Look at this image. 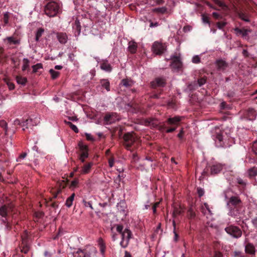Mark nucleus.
<instances>
[{
	"mask_svg": "<svg viewBox=\"0 0 257 257\" xmlns=\"http://www.w3.org/2000/svg\"><path fill=\"white\" fill-rule=\"evenodd\" d=\"M241 200L238 196H232L228 198L226 206L228 210V215L232 216L238 215L240 213L239 206Z\"/></svg>",
	"mask_w": 257,
	"mask_h": 257,
	"instance_id": "nucleus-1",
	"label": "nucleus"
},
{
	"mask_svg": "<svg viewBox=\"0 0 257 257\" xmlns=\"http://www.w3.org/2000/svg\"><path fill=\"white\" fill-rule=\"evenodd\" d=\"M62 6L61 4L51 1L47 3L45 7V13L49 17H53L61 12Z\"/></svg>",
	"mask_w": 257,
	"mask_h": 257,
	"instance_id": "nucleus-2",
	"label": "nucleus"
},
{
	"mask_svg": "<svg viewBox=\"0 0 257 257\" xmlns=\"http://www.w3.org/2000/svg\"><path fill=\"white\" fill-rule=\"evenodd\" d=\"M116 231L121 235V241L120 242V245L123 248L126 247L132 236L131 230L128 228H125L123 230V226L121 225H117Z\"/></svg>",
	"mask_w": 257,
	"mask_h": 257,
	"instance_id": "nucleus-3",
	"label": "nucleus"
},
{
	"mask_svg": "<svg viewBox=\"0 0 257 257\" xmlns=\"http://www.w3.org/2000/svg\"><path fill=\"white\" fill-rule=\"evenodd\" d=\"M226 232L233 237L238 238L241 236L242 231L237 227L229 226L225 228Z\"/></svg>",
	"mask_w": 257,
	"mask_h": 257,
	"instance_id": "nucleus-4",
	"label": "nucleus"
},
{
	"mask_svg": "<svg viewBox=\"0 0 257 257\" xmlns=\"http://www.w3.org/2000/svg\"><path fill=\"white\" fill-rule=\"evenodd\" d=\"M137 137L134 133H127L124 136L125 148L128 150L130 147L137 141Z\"/></svg>",
	"mask_w": 257,
	"mask_h": 257,
	"instance_id": "nucleus-5",
	"label": "nucleus"
},
{
	"mask_svg": "<svg viewBox=\"0 0 257 257\" xmlns=\"http://www.w3.org/2000/svg\"><path fill=\"white\" fill-rule=\"evenodd\" d=\"M152 49L156 54L160 55L164 52L165 46L161 43L155 42L153 44Z\"/></svg>",
	"mask_w": 257,
	"mask_h": 257,
	"instance_id": "nucleus-6",
	"label": "nucleus"
},
{
	"mask_svg": "<svg viewBox=\"0 0 257 257\" xmlns=\"http://www.w3.org/2000/svg\"><path fill=\"white\" fill-rule=\"evenodd\" d=\"M173 61L171 64V66L174 71H178L182 67V62L180 58L177 56H174L173 58L171 57Z\"/></svg>",
	"mask_w": 257,
	"mask_h": 257,
	"instance_id": "nucleus-7",
	"label": "nucleus"
},
{
	"mask_svg": "<svg viewBox=\"0 0 257 257\" xmlns=\"http://www.w3.org/2000/svg\"><path fill=\"white\" fill-rule=\"evenodd\" d=\"M224 166V165L218 163H215L211 166V174H216L219 173L223 169Z\"/></svg>",
	"mask_w": 257,
	"mask_h": 257,
	"instance_id": "nucleus-8",
	"label": "nucleus"
},
{
	"mask_svg": "<svg viewBox=\"0 0 257 257\" xmlns=\"http://www.w3.org/2000/svg\"><path fill=\"white\" fill-rule=\"evenodd\" d=\"M100 68L107 72H110L112 70V67L108 61L106 59L102 60L100 61Z\"/></svg>",
	"mask_w": 257,
	"mask_h": 257,
	"instance_id": "nucleus-9",
	"label": "nucleus"
},
{
	"mask_svg": "<svg viewBox=\"0 0 257 257\" xmlns=\"http://www.w3.org/2000/svg\"><path fill=\"white\" fill-rule=\"evenodd\" d=\"M56 37L58 41L62 44H65L68 41V36L65 33H57Z\"/></svg>",
	"mask_w": 257,
	"mask_h": 257,
	"instance_id": "nucleus-10",
	"label": "nucleus"
},
{
	"mask_svg": "<svg viewBox=\"0 0 257 257\" xmlns=\"http://www.w3.org/2000/svg\"><path fill=\"white\" fill-rule=\"evenodd\" d=\"M234 30L237 36L241 35L243 38H246L248 33L251 32L249 29H240L238 28H236Z\"/></svg>",
	"mask_w": 257,
	"mask_h": 257,
	"instance_id": "nucleus-11",
	"label": "nucleus"
},
{
	"mask_svg": "<svg viewBox=\"0 0 257 257\" xmlns=\"http://www.w3.org/2000/svg\"><path fill=\"white\" fill-rule=\"evenodd\" d=\"M153 87H164L165 85V80L162 78H157L154 81L152 82Z\"/></svg>",
	"mask_w": 257,
	"mask_h": 257,
	"instance_id": "nucleus-12",
	"label": "nucleus"
},
{
	"mask_svg": "<svg viewBox=\"0 0 257 257\" xmlns=\"http://www.w3.org/2000/svg\"><path fill=\"white\" fill-rule=\"evenodd\" d=\"M93 166V163L92 162H90L88 164L84 165L81 168L80 171V173L81 174H86L89 173L90 172L92 166Z\"/></svg>",
	"mask_w": 257,
	"mask_h": 257,
	"instance_id": "nucleus-13",
	"label": "nucleus"
},
{
	"mask_svg": "<svg viewBox=\"0 0 257 257\" xmlns=\"http://www.w3.org/2000/svg\"><path fill=\"white\" fill-rule=\"evenodd\" d=\"M245 251L246 253H249L250 254H254L255 252V247L253 244L250 243H248L245 246Z\"/></svg>",
	"mask_w": 257,
	"mask_h": 257,
	"instance_id": "nucleus-14",
	"label": "nucleus"
},
{
	"mask_svg": "<svg viewBox=\"0 0 257 257\" xmlns=\"http://www.w3.org/2000/svg\"><path fill=\"white\" fill-rule=\"evenodd\" d=\"M215 65L219 70H224L227 66L226 62L222 59L217 60Z\"/></svg>",
	"mask_w": 257,
	"mask_h": 257,
	"instance_id": "nucleus-15",
	"label": "nucleus"
},
{
	"mask_svg": "<svg viewBox=\"0 0 257 257\" xmlns=\"http://www.w3.org/2000/svg\"><path fill=\"white\" fill-rule=\"evenodd\" d=\"M182 119V117L179 116H176L174 117L169 118L167 122L170 124H177Z\"/></svg>",
	"mask_w": 257,
	"mask_h": 257,
	"instance_id": "nucleus-16",
	"label": "nucleus"
},
{
	"mask_svg": "<svg viewBox=\"0 0 257 257\" xmlns=\"http://www.w3.org/2000/svg\"><path fill=\"white\" fill-rule=\"evenodd\" d=\"M138 48L137 44L135 42L131 41L129 42L128 43V50L131 53H135L137 51V49Z\"/></svg>",
	"mask_w": 257,
	"mask_h": 257,
	"instance_id": "nucleus-17",
	"label": "nucleus"
},
{
	"mask_svg": "<svg viewBox=\"0 0 257 257\" xmlns=\"http://www.w3.org/2000/svg\"><path fill=\"white\" fill-rule=\"evenodd\" d=\"M256 112L253 108L248 109L247 113V117L249 120H254L256 116Z\"/></svg>",
	"mask_w": 257,
	"mask_h": 257,
	"instance_id": "nucleus-18",
	"label": "nucleus"
},
{
	"mask_svg": "<svg viewBox=\"0 0 257 257\" xmlns=\"http://www.w3.org/2000/svg\"><path fill=\"white\" fill-rule=\"evenodd\" d=\"M201 210L203 213L204 214H210L212 215V213L208 204L207 203H204L201 207Z\"/></svg>",
	"mask_w": 257,
	"mask_h": 257,
	"instance_id": "nucleus-19",
	"label": "nucleus"
},
{
	"mask_svg": "<svg viewBox=\"0 0 257 257\" xmlns=\"http://www.w3.org/2000/svg\"><path fill=\"white\" fill-rule=\"evenodd\" d=\"M16 81L19 84L25 85L27 82V79L26 77H22L21 76H17L16 77Z\"/></svg>",
	"mask_w": 257,
	"mask_h": 257,
	"instance_id": "nucleus-20",
	"label": "nucleus"
},
{
	"mask_svg": "<svg viewBox=\"0 0 257 257\" xmlns=\"http://www.w3.org/2000/svg\"><path fill=\"white\" fill-rule=\"evenodd\" d=\"M0 126L4 128L5 131V136H7L8 135V127L6 121L4 120H0Z\"/></svg>",
	"mask_w": 257,
	"mask_h": 257,
	"instance_id": "nucleus-21",
	"label": "nucleus"
},
{
	"mask_svg": "<svg viewBox=\"0 0 257 257\" xmlns=\"http://www.w3.org/2000/svg\"><path fill=\"white\" fill-rule=\"evenodd\" d=\"M74 197H75V194L74 193H73L71 194V195L67 199H66V202H65V205L67 207H70L72 205V203L73 202V200L74 199Z\"/></svg>",
	"mask_w": 257,
	"mask_h": 257,
	"instance_id": "nucleus-22",
	"label": "nucleus"
},
{
	"mask_svg": "<svg viewBox=\"0 0 257 257\" xmlns=\"http://www.w3.org/2000/svg\"><path fill=\"white\" fill-rule=\"evenodd\" d=\"M44 32V30L43 28H39L37 30L36 33L35 40L36 42H39L40 38L42 37Z\"/></svg>",
	"mask_w": 257,
	"mask_h": 257,
	"instance_id": "nucleus-23",
	"label": "nucleus"
},
{
	"mask_svg": "<svg viewBox=\"0 0 257 257\" xmlns=\"http://www.w3.org/2000/svg\"><path fill=\"white\" fill-rule=\"evenodd\" d=\"M100 82L102 86L105 88L107 91L110 90V83L107 79H102Z\"/></svg>",
	"mask_w": 257,
	"mask_h": 257,
	"instance_id": "nucleus-24",
	"label": "nucleus"
},
{
	"mask_svg": "<svg viewBox=\"0 0 257 257\" xmlns=\"http://www.w3.org/2000/svg\"><path fill=\"white\" fill-rule=\"evenodd\" d=\"M8 211V208L6 205H4L0 207V215L2 216L6 217L7 215Z\"/></svg>",
	"mask_w": 257,
	"mask_h": 257,
	"instance_id": "nucleus-25",
	"label": "nucleus"
},
{
	"mask_svg": "<svg viewBox=\"0 0 257 257\" xmlns=\"http://www.w3.org/2000/svg\"><path fill=\"white\" fill-rule=\"evenodd\" d=\"M121 83L125 87H131L133 84V82L127 79H123L121 80Z\"/></svg>",
	"mask_w": 257,
	"mask_h": 257,
	"instance_id": "nucleus-26",
	"label": "nucleus"
},
{
	"mask_svg": "<svg viewBox=\"0 0 257 257\" xmlns=\"http://www.w3.org/2000/svg\"><path fill=\"white\" fill-rule=\"evenodd\" d=\"M248 174L249 177H254L257 175V168L253 167L248 170Z\"/></svg>",
	"mask_w": 257,
	"mask_h": 257,
	"instance_id": "nucleus-27",
	"label": "nucleus"
},
{
	"mask_svg": "<svg viewBox=\"0 0 257 257\" xmlns=\"http://www.w3.org/2000/svg\"><path fill=\"white\" fill-rule=\"evenodd\" d=\"M238 16L240 19L245 21V22H249V20L247 15L242 12H240L238 13Z\"/></svg>",
	"mask_w": 257,
	"mask_h": 257,
	"instance_id": "nucleus-28",
	"label": "nucleus"
},
{
	"mask_svg": "<svg viewBox=\"0 0 257 257\" xmlns=\"http://www.w3.org/2000/svg\"><path fill=\"white\" fill-rule=\"evenodd\" d=\"M49 72L51 75V77L53 79H55L57 78L59 75L60 73L58 71H56L52 69L49 70Z\"/></svg>",
	"mask_w": 257,
	"mask_h": 257,
	"instance_id": "nucleus-29",
	"label": "nucleus"
},
{
	"mask_svg": "<svg viewBox=\"0 0 257 257\" xmlns=\"http://www.w3.org/2000/svg\"><path fill=\"white\" fill-rule=\"evenodd\" d=\"M113 114H107L104 116V119L107 123H111L113 122V120H112L111 117L113 116Z\"/></svg>",
	"mask_w": 257,
	"mask_h": 257,
	"instance_id": "nucleus-30",
	"label": "nucleus"
},
{
	"mask_svg": "<svg viewBox=\"0 0 257 257\" xmlns=\"http://www.w3.org/2000/svg\"><path fill=\"white\" fill-rule=\"evenodd\" d=\"M32 68L33 72L36 73L38 70L43 68V65L41 63H37L36 65H33L32 66Z\"/></svg>",
	"mask_w": 257,
	"mask_h": 257,
	"instance_id": "nucleus-31",
	"label": "nucleus"
},
{
	"mask_svg": "<svg viewBox=\"0 0 257 257\" xmlns=\"http://www.w3.org/2000/svg\"><path fill=\"white\" fill-rule=\"evenodd\" d=\"M24 63L22 67V69L23 71H25L29 66V61L28 59H24Z\"/></svg>",
	"mask_w": 257,
	"mask_h": 257,
	"instance_id": "nucleus-32",
	"label": "nucleus"
},
{
	"mask_svg": "<svg viewBox=\"0 0 257 257\" xmlns=\"http://www.w3.org/2000/svg\"><path fill=\"white\" fill-rule=\"evenodd\" d=\"M7 40H8L9 42H10V43L14 44H18L20 43V42L19 40H15L12 37H8Z\"/></svg>",
	"mask_w": 257,
	"mask_h": 257,
	"instance_id": "nucleus-33",
	"label": "nucleus"
},
{
	"mask_svg": "<svg viewBox=\"0 0 257 257\" xmlns=\"http://www.w3.org/2000/svg\"><path fill=\"white\" fill-rule=\"evenodd\" d=\"M88 156V153L86 152H83L79 158V159L82 162H84L85 161V159L87 158Z\"/></svg>",
	"mask_w": 257,
	"mask_h": 257,
	"instance_id": "nucleus-34",
	"label": "nucleus"
},
{
	"mask_svg": "<svg viewBox=\"0 0 257 257\" xmlns=\"http://www.w3.org/2000/svg\"><path fill=\"white\" fill-rule=\"evenodd\" d=\"M67 124L69 125L70 128L75 132V133H78V129L77 127L74 125V124L70 122H68Z\"/></svg>",
	"mask_w": 257,
	"mask_h": 257,
	"instance_id": "nucleus-35",
	"label": "nucleus"
},
{
	"mask_svg": "<svg viewBox=\"0 0 257 257\" xmlns=\"http://www.w3.org/2000/svg\"><path fill=\"white\" fill-rule=\"evenodd\" d=\"M193 63L197 64L200 62V58L198 55H196L193 57L192 59Z\"/></svg>",
	"mask_w": 257,
	"mask_h": 257,
	"instance_id": "nucleus-36",
	"label": "nucleus"
},
{
	"mask_svg": "<svg viewBox=\"0 0 257 257\" xmlns=\"http://www.w3.org/2000/svg\"><path fill=\"white\" fill-rule=\"evenodd\" d=\"M214 140L216 142L218 141L219 143H221V142L223 141V137L222 135L218 134L216 135Z\"/></svg>",
	"mask_w": 257,
	"mask_h": 257,
	"instance_id": "nucleus-37",
	"label": "nucleus"
},
{
	"mask_svg": "<svg viewBox=\"0 0 257 257\" xmlns=\"http://www.w3.org/2000/svg\"><path fill=\"white\" fill-rule=\"evenodd\" d=\"M83 203L84 204V205L86 207H90L91 209H93L92 203L91 202H87L85 200H83Z\"/></svg>",
	"mask_w": 257,
	"mask_h": 257,
	"instance_id": "nucleus-38",
	"label": "nucleus"
},
{
	"mask_svg": "<svg viewBox=\"0 0 257 257\" xmlns=\"http://www.w3.org/2000/svg\"><path fill=\"white\" fill-rule=\"evenodd\" d=\"M188 215L190 218H194L195 216V213L192 208H190L188 211Z\"/></svg>",
	"mask_w": 257,
	"mask_h": 257,
	"instance_id": "nucleus-39",
	"label": "nucleus"
},
{
	"mask_svg": "<svg viewBox=\"0 0 257 257\" xmlns=\"http://www.w3.org/2000/svg\"><path fill=\"white\" fill-rule=\"evenodd\" d=\"M252 151L257 156V141H255L252 145Z\"/></svg>",
	"mask_w": 257,
	"mask_h": 257,
	"instance_id": "nucleus-40",
	"label": "nucleus"
},
{
	"mask_svg": "<svg viewBox=\"0 0 257 257\" xmlns=\"http://www.w3.org/2000/svg\"><path fill=\"white\" fill-rule=\"evenodd\" d=\"M202 20L203 23L206 24H209V18L207 16L205 15H202Z\"/></svg>",
	"mask_w": 257,
	"mask_h": 257,
	"instance_id": "nucleus-41",
	"label": "nucleus"
},
{
	"mask_svg": "<svg viewBox=\"0 0 257 257\" xmlns=\"http://www.w3.org/2000/svg\"><path fill=\"white\" fill-rule=\"evenodd\" d=\"M32 118H30V119H28L26 120V121L25 122V123H26V124L27 125H28V126H30L31 125H37V123H35V124H33L32 123Z\"/></svg>",
	"mask_w": 257,
	"mask_h": 257,
	"instance_id": "nucleus-42",
	"label": "nucleus"
},
{
	"mask_svg": "<svg viewBox=\"0 0 257 257\" xmlns=\"http://www.w3.org/2000/svg\"><path fill=\"white\" fill-rule=\"evenodd\" d=\"M78 184V181L77 180H73L71 182L70 187L71 188H74L76 187Z\"/></svg>",
	"mask_w": 257,
	"mask_h": 257,
	"instance_id": "nucleus-43",
	"label": "nucleus"
},
{
	"mask_svg": "<svg viewBox=\"0 0 257 257\" xmlns=\"http://www.w3.org/2000/svg\"><path fill=\"white\" fill-rule=\"evenodd\" d=\"M26 156H27L26 153H23L22 154L20 155L19 158L17 159V162L21 161L22 160H23L26 157Z\"/></svg>",
	"mask_w": 257,
	"mask_h": 257,
	"instance_id": "nucleus-44",
	"label": "nucleus"
},
{
	"mask_svg": "<svg viewBox=\"0 0 257 257\" xmlns=\"http://www.w3.org/2000/svg\"><path fill=\"white\" fill-rule=\"evenodd\" d=\"M226 25L225 22H218L217 24V27L219 29H222Z\"/></svg>",
	"mask_w": 257,
	"mask_h": 257,
	"instance_id": "nucleus-45",
	"label": "nucleus"
},
{
	"mask_svg": "<svg viewBox=\"0 0 257 257\" xmlns=\"http://www.w3.org/2000/svg\"><path fill=\"white\" fill-rule=\"evenodd\" d=\"M139 160V157L137 154L133 153L132 154V161L134 162H137Z\"/></svg>",
	"mask_w": 257,
	"mask_h": 257,
	"instance_id": "nucleus-46",
	"label": "nucleus"
},
{
	"mask_svg": "<svg viewBox=\"0 0 257 257\" xmlns=\"http://www.w3.org/2000/svg\"><path fill=\"white\" fill-rule=\"evenodd\" d=\"M197 193L199 197H201L204 195V191L202 188H197Z\"/></svg>",
	"mask_w": 257,
	"mask_h": 257,
	"instance_id": "nucleus-47",
	"label": "nucleus"
},
{
	"mask_svg": "<svg viewBox=\"0 0 257 257\" xmlns=\"http://www.w3.org/2000/svg\"><path fill=\"white\" fill-rule=\"evenodd\" d=\"M251 222L253 225V226L257 228V217H254L253 219H252Z\"/></svg>",
	"mask_w": 257,
	"mask_h": 257,
	"instance_id": "nucleus-48",
	"label": "nucleus"
},
{
	"mask_svg": "<svg viewBox=\"0 0 257 257\" xmlns=\"http://www.w3.org/2000/svg\"><path fill=\"white\" fill-rule=\"evenodd\" d=\"M198 82L199 86H201L205 83L206 80L204 78H201L198 80Z\"/></svg>",
	"mask_w": 257,
	"mask_h": 257,
	"instance_id": "nucleus-49",
	"label": "nucleus"
},
{
	"mask_svg": "<svg viewBox=\"0 0 257 257\" xmlns=\"http://www.w3.org/2000/svg\"><path fill=\"white\" fill-rule=\"evenodd\" d=\"M159 25V23H157V22H156V23H153L151 21H150V27L151 28H154V27H158V26Z\"/></svg>",
	"mask_w": 257,
	"mask_h": 257,
	"instance_id": "nucleus-50",
	"label": "nucleus"
},
{
	"mask_svg": "<svg viewBox=\"0 0 257 257\" xmlns=\"http://www.w3.org/2000/svg\"><path fill=\"white\" fill-rule=\"evenodd\" d=\"M234 256L235 257H244L240 251H235Z\"/></svg>",
	"mask_w": 257,
	"mask_h": 257,
	"instance_id": "nucleus-51",
	"label": "nucleus"
},
{
	"mask_svg": "<svg viewBox=\"0 0 257 257\" xmlns=\"http://www.w3.org/2000/svg\"><path fill=\"white\" fill-rule=\"evenodd\" d=\"M74 57H75V55L73 53H70L68 55V58H69V60L72 62L74 61Z\"/></svg>",
	"mask_w": 257,
	"mask_h": 257,
	"instance_id": "nucleus-52",
	"label": "nucleus"
},
{
	"mask_svg": "<svg viewBox=\"0 0 257 257\" xmlns=\"http://www.w3.org/2000/svg\"><path fill=\"white\" fill-rule=\"evenodd\" d=\"M111 236H112V239H113V240L114 241L117 239V237H116V235L114 233V232L113 231L112 227L111 229Z\"/></svg>",
	"mask_w": 257,
	"mask_h": 257,
	"instance_id": "nucleus-53",
	"label": "nucleus"
},
{
	"mask_svg": "<svg viewBox=\"0 0 257 257\" xmlns=\"http://www.w3.org/2000/svg\"><path fill=\"white\" fill-rule=\"evenodd\" d=\"M86 139L88 140L93 141L94 140L93 137L89 134H86Z\"/></svg>",
	"mask_w": 257,
	"mask_h": 257,
	"instance_id": "nucleus-54",
	"label": "nucleus"
},
{
	"mask_svg": "<svg viewBox=\"0 0 257 257\" xmlns=\"http://www.w3.org/2000/svg\"><path fill=\"white\" fill-rule=\"evenodd\" d=\"M214 257H222V254L219 251H215L214 253Z\"/></svg>",
	"mask_w": 257,
	"mask_h": 257,
	"instance_id": "nucleus-55",
	"label": "nucleus"
},
{
	"mask_svg": "<svg viewBox=\"0 0 257 257\" xmlns=\"http://www.w3.org/2000/svg\"><path fill=\"white\" fill-rule=\"evenodd\" d=\"M216 4L221 7H225V4L223 2H221L220 1H216Z\"/></svg>",
	"mask_w": 257,
	"mask_h": 257,
	"instance_id": "nucleus-56",
	"label": "nucleus"
},
{
	"mask_svg": "<svg viewBox=\"0 0 257 257\" xmlns=\"http://www.w3.org/2000/svg\"><path fill=\"white\" fill-rule=\"evenodd\" d=\"M6 97L2 93H0V104H1L3 101L5 100Z\"/></svg>",
	"mask_w": 257,
	"mask_h": 257,
	"instance_id": "nucleus-57",
	"label": "nucleus"
},
{
	"mask_svg": "<svg viewBox=\"0 0 257 257\" xmlns=\"http://www.w3.org/2000/svg\"><path fill=\"white\" fill-rule=\"evenodd\" d=\"M8 85L9 86V88L10 90H13L15 88V85L13 83H8Z\"/></svg>",
	"mask_w": 257,
	"mask_h": 257,
	"instance_id": "nucleus-58",
	"label": "nucleus"
},
{
	"mask_svg": "<svg viewBox=\"0 0 257 257\" xmlns=\"http://www.w3.org/2000/svg\"><path fill=\"white\" fill-rule=\"evenodd\" d=\"M109 166L110 167H112L114 163V160L113 159H110L108 161Z\"/></svg>",
	"mask_w": 257,
	"mask_h": 257,
	"instance_id": "nucleus-59",
	"label": "nucleus"
},
{
	"mask_svg": "<svg viewBox=\"0 0 257 257\" xmlns=\"http://www.w3.org/2000/svg\"><path fill=\"white\" fill-rule=\"evenodd\" d=\"M35 215L37 217L40 218L43 215V213L41 212H37L35 213Z\"/></svg>",
	"mask_w": 257,
	"mask_h": 257,
	"instance_id": "nucleus-60",
	"label": "nucleus"
},
{
	"mask_svg": "<svg viewBox=\"0 0 257 257\" xmlns=\"http://www.w3.org/2000/svg\"><path fill=\"white\" fill-rule=\"evenodd\" d=\"M45 257H51L52 254L48 251H45L44 253Z\"/></svg>",
	"mask_w": 257,
	"mask_h": 257,
	"instance_id": "nucleus-61",
	"label": "nucleus"
},
{
	"mask_svg": "<svg viewBox=\"0 0 257 257\" xmlns=\"http://www.w3.org/2000/svg\"><path fill=\"white\" fill-rule=\"evenodd\" d=\"M212 15L216 19H218L219 18V15L217 13L213 12Z\"/></svg>",
	"mask_w": 257,
	"mask_h": 257,
	"instance_id": "nucleus-62",
	"label": "nucleus"
},
{
	"mask_svg": "<svg viewBox=\"0 0 257 257\" xmlns=\"http://www.w3.org/2000/svg\"><path fill=\"white\" fill-rule=\"evenodd\" d=\"M175 130H176V128H170L168 129L166 131V132L167 133H170L174 132Z\"/></svg>",
	"mask_w": 257,
	"mask_h": 257,
	"instance_id": "nucleus-63",
	"label": "nucleus"
},
{
	"mask_svg": "<svg viewBox=\"0 0 257 257\" xmlns=\"http://www.w3.org/2000/svg\"><path fill=\"white\" fill-rule=\"evenodd\" d=\"M124 257H132V256L130 252L127 251H125Z\"/></svg>",
	"mask_w": 257,
	"mask_h": 257,
	"instance_id": "nucleus-64",
	"label": "nucleus"
}]
</instances>
